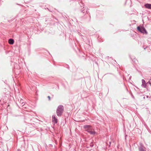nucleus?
Instances as JSON below:
<instances>
[{
    "label": "nucleus",
    "instance_id": "nucleus-8",
    "mask_svg": "<svg viewBox=\"0 0 151 151\" xmlns=\"http://www.w3.org/2000/svg\"><path fill=\"white\" fill-rule=\"evenodd\" d=\"M83 9L82 10L81 12L83 13L84 14H86L87 13V9L86 8L83 7Z\"/></svg>",
    "mask_w": 151,
    "mask_h": 151
},
{
    "label": "nucleus",
    "instance_id": "nucleus-6",
    "mask_svg": "<svg viewBox=\"0 0 151 151\" xmlns=\"http://www.w3.org/2000/svg\"><path fill=\"white\" fill-rule=\"evenodd\" d=\"M52 121L54 122V123L55 124H56L58 122L57 119L55 118V115H53L52 116Z\"/></svg>",
    "mask_w": 151,
    "mask_h": 151
},
{
    "label": "nucleus",
    "instance_id": "nucleus-15",
    "mask_svg": "<svg viewBox=\"0 0 151 151\" xmlns=\"http://www.w3.org/2000/svg\"><path fill=\"white\" fill-rule=\"evenodd\" d=\"M17 151H21L19 149H18L17 150Z\"/></svg>",
    "mask_w": 151,
    "mask_h": 151
},
{
    "label": "nucleus",
    "instance_id": "nucleus-4",
    "mask_svg": "<svg viewBox=\"0 0 151 151\" xmlns=\"http://www.w3.org/2000/svg\"><path fill=\"white\" fill-rule=\"evenodd\" d=\"M139 151H146L143 148V146L142 143L140 144V146L139 147Z\"/></svg>",
    "mask_w": 151,
    "mask_h": 151
},
{
    "label": "nucleus",
    "instance_id": "nucleus-5",
    "mask_svg": "<svg viewBox=\"0 0 151 151\" xmlns=\"http://www.w3.org/2000/svg\"><path fill=\"white\" fill-rule=\"evenodd\" d=\"M142 87L143 88H145L146 86L147 83H146V82H145V81L144 79L142 80Z\"/></svg>",
    "mask_w": 151,
    "mask_h": 151
},
{
    "label": "nucleus",
    "instance_id": "nucleus-12",
    "mask_svg": "<svg viewBox=\"0 0 151 151\" xmlns=\"http://www.w3.org/2000/svg\"><path fill=\"white\" fill-rule=\"evenodd\" d=\"M133 60V62H136V61H137V60L136 59H134H134H133V60Z\"/></svg>",
    "mask_w": 151,
    "mask_h": 151
},
{
    "label": "nucleus",
    "instance_id": "nucleus-10",
    "mask_svg": "<svg viewBox=\"0 0 151 151\" xmlns=\"http://www.w3.org/2000/svg\"><path fill=\"white\" fill-rule=\"evenodd\" d=\"M25 105V103L24 102H22L21 103V105H22V109H23L24 108H26V107L24 105Z\"/></svg>",
    "mask_w": 151,
    "mask_h": 151
},
{
    "label": "nucleus",
    "instance_id": "nucleus-9",
    "mask_svg": "<svg viewBox=\"0 0 151 151\" xmlns=\"http://www.w3.org/2000/svg\"><path fill=\"white\" fill-rule=\"evenodd\" d=\"M9 43L11 45H12L14 43V40L13 39H10L9 40Z\"/></svg>",
    "mask_w": 151,
    "mask_h": 151
},
{
    "label": "nucleus",
    "instance_id": "nucleus-17",
    "mask_svg": "<svg viewBox=\"0 0 151 151\" xmlns=\"http://www.w3.org/2000/svg\"><path fill=\"white\" fill-rule=\"evenodd\" d=\"M109 144H110L109 146H110V145H111V142H109Z\"/></svg>",
    "mask_w": 151,
    "mask_h": 151
},
{
    "label": "nucleus",
    "instance_id": "nucleus-2",
    "mask_svg": "<svg viewBox=\"0 0 151 151\" xmlns=\"http://www.w3.org/2000/svg\"><path fill=\"white\" fill-rule=\"evenodd\" d=\"M64 111V107L63 105H60L58 106L56 110V114L58 116H60Z\"/></svg>",
    "mask_w": 151,
    "mask_h": 151
},
{
    "label": "nucleus",
    "instance_id": "nucleus-3",
    "mask_svg": "<svg viewBox=\"0 0 151 151\" xmlns=\"http://www.w3.org/2000/svg\"><path fill=\"white\" fill-rule=\"evenodd\" d=\"M137 29L141 33L143 34H145L146 35H147V32L144 27H140L138 26L137 28Z\"/></svg>",
    "mask_w": 151,
    "mask_h": 151
},
{
    "label": "nucleus",
    "instance_id": "nucleus-18",
    "mask_svg": "<svg viewBox=\"0 0 151 151\" xmlns=\"http://www.w3.org/2000/svg\"><path fill=\"white\" fill-rule=\"evenodd\" d=\"M20 102H22V100L21 99L20 100Z\"/></svg>",
    "mask_w": 151,
    "mask_h": 151
},
{
    "label": "nucleus",
    "instance_id": "nucleus-13",
    "mask_svg": "<svg viewBox=\"0 0 151 151\" xmlns=\"http://www.w3.org/2000/svg\"><path fill=\"white\" fill-rule=\"evenodd\" d=\"M129 1V2H131V0H126V3H127V1Z\"/></svg>",
    "mask_w": 151,
    "mask_h": 151
},
{
    "label": "nucleus",
    "instance_id": "nucleus-7",
    "mask_svg": "<svg viewBox=\"0 0 151 151\" xmlns=\"http://www.w3.org/2000/svg\"><path fill=\"white\" fill-rule=\"evenodd\" d=\"M145 6L146 8L151 9V4H147L145 5Z\"/></svg>",
    "mask_w": 151,
    "mask_h": 151
},
{
    "label": "nucleus",
    "instance_id": "nucleus-1",
    "mask_svg": "<svg viewBox=\"0 0 151 151\" xmlns=\"http://www.w3.org/2000/svg\"><path fill=\"white\" fill-rule=\"evenodd\" d=\"M83 128L86 131L89 133L91 134H94L96 133V132L94 131H92V127L91 125H85L83 126Z\"/></svg>",
    "mask_w": 151,
    "mask_h": 151
},
{
    "label": "nucleus",
    "instance_id": "nucleus-14",
    "mask_svg": "<svg viewBox=\"0 0 151 151\" xmlns=\"http://www.w3.org/2000/svg\"><path fill=\"white\" fill-rule=\"evenodd\" d=\"M47 97L48 98L49 100L50 101V96H47Z\"/></svg>",
    "mask_w": 151,
    "mask_h": 151
},
{
    "label": "nucleus",
    "instance_id": "nucleus-11",
    "mask_svg": "<svg viewBox=\"0 0 151 151\" xmlns=\"http://www.w3.org/2000/svg\"><path fill=\"white\" fill-rule=\"evenodd\" d=\"M149 84L151 86V83L150 82V81H149L147 83V84Z\"/></svg>",
    "mask_w": 151,
    "mask_h": 151
},
{
    "label": "nucleus",
    "instance_id": "nucleus-16",
    "mask_svg": "<svg viewBox=\"0 0 151 151\" xmlns=\"http://www.w3.org/2000/svg\"><path fill=\"white\" fill-rule=\"evenodd\" d=\"M78 34H79V35H81V34L80 33H79V32H78Z\"/></svg>",
    "mask_w": 151,
    "mask_h": 151
},
{
    "label": "nucleus",
    "instance_id": "nucleus-19",
    "mask_svg": "<svg viewBox=\"0 0 151 151\" xmlns=\"http://www.w3.org/2000/svg\"><path fill=\"white\" fill-rule=\"evenodd\" d=\"M145 49H146V48H144V49H145Z\"/></svg>",
    "mask_w": 151,
    "mask_h": 151
}]
</instances>
